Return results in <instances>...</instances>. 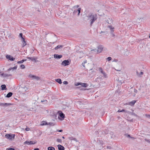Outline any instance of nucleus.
I'll list each match as a JSON object with an SVG mask.
<instances>
[{
	"label": "nucleus",
	"mask_w": 150,
	"mask_h": 150,
	"mask_svg": "<svg viewBox=\"0 0 150 150\" xmlns=\"http://www.w3.org/2000/svg\"><path fill=\"white\" fill-rule=\"evenodd\" d=\"M23 62H24L23 60H22L21 61H18L17 62V63L18 64H21V63H23Z\"/></svg>",
	"instance_id": "30"
},
{
	"label": "nucleus",
	"mask_w": 150,
	"mask_h": 150,
	"mask_svg": "<svg viewBox=\"0 0 150 150\" xmlns=\"http://www.w3.org/2000/svg\"><path fill=\"white\" fill-rule=\"evenodd\" d=\"M73 139L74 140H75V141H76V139L75 138H74V139Z\"/></svg>",
	"instance_id": "49"
},
{
	"label": "nucleus",
	"mask_w": 150,
	"mask_h": 150,
	"mask_svg": "<svg viewBox=\"0 0 150 150\" xmlns=\"http://www.w3.org/2000/svg\"><path fill=\"white\" fill-rule=\"evenodd\" d=\"M23 43V47H24L26 45V42L25 41V40L24 41H22Z\"/></svg>",
	"instance_id": "25"
},
{
	"label": "nucleus",
	"mask_w": 150,
	"mask_h": 150,
	"mask_svg": "<svg viewBox=\"0 0 150 150\" xmlns=\"http://www.w3.org/2000/svg\"><path fill=\"white\" fill-rule=\"evenodd\" d=\"M61 64L64 66H66L69 64V62L68 60H65Z\"/></svg>",
	"instance_id": "8"
},
{
	"label": "nucleus",
	"mask_w": 150,
	"mask_h": 150,
	"mask_svg": "<svg viewBox=\"0 0 150 150\" xmlns=\"http://www.w3.org/2000/svg\"><path fill=\"white\" fill-rule=\"evenodd\" d=\"M23 60L24 61V62L25 61H26V59H23Z\"/></svg>",
	"instance_id": "50"
},
{
	"label": "nucleus",
	"mask_w": 150,
	"mask_h": 150,
	"mask_svg": "<svg viewBox=\"0 0 150 150\" xmlns=\"http://www.w3.org/2000/svg\"><path fill=\"white\" fill-rule=\"evenodd\" d=\"M107 148H108L110 149V147L109 146H108L107 147Z\"/></svg>",
	"instance_id": "51"
},
{
	"label": "nucleus",
	"mask_w": 150,
	"mask_h": 150,
	"mask_svg": "<svg viewBox=\"0 0 150 150\" xmlns=\"http://www.w3.org/2000/svg\"><path fill=\"white\" fill-rule=\"evenodd\" d=\"M62 138H63V139H64V136H63V137H62Z\"/></svg>",
	"instance_id": "52"
},
{
	"label": "nucleus",
	"mask_w": 150,
	"mask_h": 150,
	"mask_svg": "<svg viewBox=\"0 0 150 150\" xmlns=\"http://www.w3.org/2000/svg\"><path fill=\"white\" fill-rule=\"evenodd\" d=\"M15 135L14 134H6L5 135V137L6 138L11 140L14 138Z\"/></svg>",
	"instance_id": "4"
},
{
	"label": "nucleus",
	"mask_w": 150,
	"mask_h": 150,
	"mask_svg": "<svg viewBox=\"0 0 150 150\" xmlns=\"http://www.w3.org/2000/svg\"><path fill=\"white\" fill-rule=\"evenodd\" d=\"M117 112H122V111L121 110H119Z\"/></svg>",
	"instance_id": "45"
},
{
	"label": "nucleus",
	"mask_w": 150,
	"mask_h": 150,
	"mask_svg": "<svg viewBox=\"0 0 150 150\" xmlns=\"http://www.w3.org/2000/svg\"><path fill=\"white\" fill-rule=\"evenodd\" d=\"M48 150H55V149L54 147L50 146L48 148Z\"/></svg>",
	"instance_id": "24"
},
{
	"label": "nucleus",
	"mask_w": 150,
	"mask_h": 150,
	"mask_svg": "<svg viewBox=\"0 0 150 150\" xmlns=\"http://www.w3.org/2000/svg\"><path fill=\"white\" fill-rule=\"evenodd\" d=\"M17 67L16 66H15L14 67H11L8 69V70L10 71L11 70L16 69H17Z\"/></svg>",
	"instance_id": "23"
},
{
	"label": "nucleus",
	"mask_w": 150,
	"mask_h": 150,
	"mask_svg": "<svg viewBox=\"0 0 150 150\" xmlns=\"http://www.w3.org/2000/svg\"><path fill=\"white\" fill-rule=\"evenodd\" d=\"M136 73L137 76L139 77H141L143 74V73L142 71L137 70L136 71Z\"/></svg>",
	"instance_id": "9"
},
{
	"label": "nucleus",
	"mask_w": 150,
	"mask_h": 150,
	"mask_svg": "<svg viewBox=\"0 0 150 150\" xmlns=\"http://www.w3.org/2000/svg\"><path fill=\"white\" fill-rule=\"evenodd\" d=\"M87 62V61L86 60H85L82 63V64L83 67H85V64Z\"/></svg>",
	"instance_id": "26"
},
{
	"label": "nucleus",
	"mask_w": 150,
	"mask_h": 150,
	"mask_svg": "<svg viewBox=\"0 0 150 150\" xmlns=\"http://www.w3.org/2000/svg\"><path fill=\"white\" fill-rule=\"evenodd\" d=\"M59 116L61 118H63L64 117V115L62 112H61L59 114Z\"/></svg>",
	"instance_id": "22"
},
{
	"label": "nucleus",
	"mask_w": 150,
	"mask_h": 150,
	"mask_svg": "<svg viewBox=\"0 0 150 150\" xmlns=\"http://www.w3.org/2000/svg\"><path fill=\"white\" fill-rule=\"evenodd\" d=\"M146 116L148 117H150V115L148 114H146Z\"/></svg>",
	"instance_id": "39"
},
{
	"label": "nucleus",
	"mask_w": 150,
	"mask_h": 150,
	"mask_svg": "<svg viewBox=\"0 0 150 150\" xmlns=\"http://www.w3.org/2000/svg\"><path fill=\"white\" fill-rule=\"evenodd\" d=\"M111 34L112 35V36L114 37L115 36V35L113 33H111Z\"/></svg>",
	"instance_id": "43"
},
{
	"label": "nucleus",
	"mask_w": 150,
	"mask_h": 150,
	"mask_svg": "<svg viewBox=\"0 0 150 150\" xmlns=\"http://www.w3.org/2000/svg\"><path fill=\"white\" fill-rule=\"evenodd\" d=\"M59 150H64V148L61 145L59 144L57 146Z\"/></svg>",
	"instance_id": "14"
},
{
	"label": "nucleus",
	"mask_w": 150,
	"mask_h": 150,
	"mask_svg": "<svg viewBox=\"0 0 150 150\" xmlns=\"http://www.w3.org/2000/svg\"><path fill=\"white\" fill-rule=\"evenodd\" d=\"M149 81H150V80H149Z\"/></svg>",
	"instance_id": "58"
},
{
	"label": "nucleus",
	"mask_w": 150,
	"mask_h": 150,
	"mask_svg": "<svg viewBox=\"0 0 150 150\" xmlns=\"http://www.w3.org/2000/svg\"><path fill=\"white\" fill-rule=\"evenodd\" d=\"M47 124V122L45 121H43L41 125H45Z\"/></svg>",
	"instance_id": "29"
},
{
	"label": "nucleus",
	"mask_w": 150,
	"mask_h": 150,
	"mask_svg": "<svg viewBox=\"0 0 150 150\" xmlns=\"http://www.w3.org/2000/svg\"><path fill=\"white\" fill-rule=\"evenodd\" d=\"M99 71L103 75V76L105 78L107 77V75L105 72L103 71V69L101 67H100L99 69Z\"/></svg>",
	"instance_id": "6"
},
{
	"label": "nucleus",
	"mask_w": 150,
	"mask_h": 150,
	"mask_svg": "<svg viewBox=\"0 0 150 150\" xmlns=\"http://www.w3.org/2000/svg\"><path fill=\"white\" fill-rule=\"evenodd\" d=\"M11 104L10 103H0V105L2 106H8L10 105H11Z\"/></svg>",
	"instance_id": "12"
},
{
	"label": "nucleus",
	"mask_w": 150,
	"mask_h": 150,
	"mask_svg": "<svg viewBox=\"0 0 150 150\" xmlns=\"http://www.w3.org/2000/svg\"><path fill=\"white\" fill-rule=\"evenodd\" d=\"M34 150H40L38 148H35L34 149Z\"/></svg>",
	"instance_id": "47"
},
{
	"label": "nucleus",
	"mask_w": 150,
	"mask_h": 150,
	"mask_svg": "<svg viewBox=\"0 0 150 150\" xmlns=\"http://www.w3.org/2000/svg\"><path fill=\"white\" fill-rule=\"evenodd\" d=\"M41 102H43V100H42L41 101Z\"/></svg>",
	"instance_id": "53"
},
{
	"label": "nucleus",
	"mask_w": 150,
	"mask_h": 150,
	"mask_svg": "<svg viewBox=\"0 0 150 150\" xmlns=\"http://www.w3.org/2000/svg\"><path fill=\"white\" fill-rule=\"evenodd\" d=\"M136 102V101L135 100H134L129 102V105L131 106H133L134 105L135 103Z\"/></svg>",
	"instance_id": "16"
},
{
	"label": "nucleus",
	"mask_w": 150,
	"mask_h": 150,
	"mask_svg": "<svg viewBox=\"0 0 150 150\" xmlns=\"http://www.w3.org/2000/svg\"><path fill=\"white\" fill-rule=\"evenodd\" d=\"M43 102L45 104H46V103H47V100H43Z\"/></svg>",
	"instance_id": "38"
},
{
	"label": "nucleus",
	"mask_w": 150,
	"mask_h": 150,
	"mask_svg": "<svg viewBox=\"0 0 150 150\" xmlns=\"http://www.w3.org/2000/svg\"><path fill=\"white\" fill-rule=\"evenodd\" d=\"M58 83H59L61 84L62 83V81L61 79H57L55 80Z\"/></svg>",
	"instance_id": "21"
},
{
	"label": "nucleus",
	"mask_w": 150,
	"mask_h": 150,
	"mask_svg": "<svg viewBox=\"0 0 150 150\" xmlns=\"http://www.w3.org/2000/svg\"><path fill=\"white\" fill-rule=\"evenodd\" d=\"M122 111V112H125V110L124 109H122V110H121Z\"/></svg>",
	"instance_id": "48"
},
{
	"label": "nucleus",
	"mask_w": 150,
	"mask_h": 150,
	"mask_svg": "<svg viewBox=\"0 0 150 150\" xmlns=\"http://www.w3.org/2000/svg\"><path fill=\"white\" fill-rule=\"evenodd\" d=\"M108 27L109 28L110 30L111 33H113L114 31V27L112 26V25H109Z\"/></svg>",
	"instance_id": "13"
},
{
	"label": "nucleus",
	"mask_w": 150,
	"mask_h": 150,
	"mask_svg": "<svg viewBox=\"0 0 150 150\" xmlns=\"http://www.w3.org/2000/svg\"><path fill=\"white\" fill-rule=\"evenodd\" d=\"M140 88H139V90H140Z\"/></svg>",
	"instance_id": "56"
},
{
	"label": "nucleus",
	"mask_w": 150,
	"mask_h": 150,
	"mask_svg": "<svg viewBox=\"0 0 150 150\" xmlns=\"http://www.w3.org/2000/svg\"><path fill=\"white\" fill-rule=\"evenodd\" d=\"M149 38H150V34H149Z\"/></svg>",
	"instance_id": "55"
},
{
	"label": "nucleus",
	"mask_w": 150,
	"mask_h": 150,
	"mask_svg": "<svg viewBox=\"0 0 150 150\" xmlns=\"http://www.w3.org/2000/svg\"><path fill=\"white\" fill-rule=\"evenodd\" d=\"M75 85L76 86H78L79 85H81V86L83 87H84L86 88L87 87V84L86 83H76Z\"/></svg>",
	"instance_id": "5"
},
{
	"label": "nucleus",
	"mask_w": 150,
	"mask_h": 150,
	"mask_svg": "<svg viewBox=\"0 0 150 150\" xmlns=\"http://www.w3.org/2000/svg\"><path fill=\"white\" fill-rule=\"evenodd\" d=\"M2 90H6L7 88H6V86L5 84L2 85L1 86Z\"/></svg>",
	"instance_id": "17"
},
{
	"label": "nucleus",
	"mask_w": 150,
	"mask_h": 150,
	"mask_svg": "<svg viewBox=\"0 0 150 150\" xmlns=\"http://www.w3.org/2000/svg\"><path fill=\"white\" fill-rule=\"evenodd\" d=\"M27 58L31 60L32 61H35V58L34 57H27Z\"/></svg>",
	"instance_id": "20"
},
{
	"label": "nucleus",
	"mask_w": 150,
	"mask_h": 150,
	"mask_svg": "<svg viewBox=\"0 0 150 150\" xmlns=\"http://www.w3.org/2000/svg\"><path fill=\"white\" fill-rule=\"evenodd\" d=\"M19 37L21 38L23 37V34L22 33H20L19 34Z\"/></svg>",
	"instance_id": "40"
},
{
	"label": "nucleus",
	"mask_w": 150,
	"mask_h": 150,
	"mask_svg": "<svg viewBox=\"0 0 150 150\" xmlns=\"http://www.w3.org/2000/svg\"><path fill=\"white\" fill-rule=\"evenodd\" d=\"M7 150H15V149L13 148H10L9 149L7 148L6 149Z\"/></svg>",
	"instance_id": "34"
},
{
	"label": "nucleus",
	"mask_w": 150,
	"mask_h": 150,
	"mask_svg": "<svg viewBox=\"0 0 150 150\" xmlns=\"http://www.w3.org/2000/svg\"><path fill=\"white\" fill-rule=\"evenodd\" d=\"M20 67L22 69H24L25 68V66L23 64H21L20 65Z\"/></svg>",
	"instance_id": "28"
},
{
	"label": "nucleus",
	"mask_w": 150,
	"mask_h": 150,
	"mask_svg": "<svg viewBox=\"0 0 150 150\" xmlns=\"http://www.w3.org/2000/svg\"><path fill=\"white\" fill-rule=\"evenodd\" d=\"M12 94L13 93L12 92H9L6 95V97L7 98H9L12 96Z\"/></svg>",
	"instance_id": "18"
},
{
	"label": "nucleus",
	"mask_w": 150,
	"mask_h": 150,
	"mask_svg": "<svg viewBox=\"0 0 150 150\" xmlns=\"http://www.w3.org/2000/svg\"><path fill=\"white\" fill-rule=\"evenodd\" d=\"M54 116H55V117H56V116H57L56 115H55Z\"/></svg>",
	"instance_id": "54"
},
{
	"label": "nucleus",
	"mask_w": 150,
	"mask_h": 150,
	"mask_svg": "<svg viewBox=\"0 0 150 150\" xmlns=\"http://www.w3.org/2000/svg\"><path fill=\"white\" fill-rule=\"evenodd\" d=\"M137 91L136 89H134V92H135L136 93H137Z\"/></svg>",
	"instance_id": "44"
},
{
	"label": "nucleus",
	"mask_w": 150,
	"mask_h": 150,
	"mask_svg": "<svg viewBox=\"0 0 150 150\" xmlns=\"http://www.w3.org/2000/svg\"><path fill=\"white\" fill-rule=\"evenodd\" d=\"M32 80H35L37 81H38L40 79V78L37 76L33 75L30 74L28 76Z\"/></svg>",
	"instance_id": "3"
},
{
	"label": "nucleus",
	"mask_w": 150,
	"mask_h": 150,
	"mask_svg": "<svg viewBox=\"0 0 150 150\" xmlns=\"http://www.w3.org/2000/svg\"><path fill=\"white\" fill-rule=\"evenodd\" d=\"M63 46L62 45H58L55 47L54 49L56 50L58 49L59 48H62L63 47Z\"/></svg>",
	"instance_id": "19"
},
{
	"label": "nucleus",
	"mask_w": 150,
	"mask_h": 150,
	"mask_svg": "<svg viewBox=\"0 0 150 150\" xmlns=\"http://www.w3.org/2000/svg\"><path fill=\"white\" fill-rule=\"evenodd\" d=\"M6 57L7 59L11 61H14L15 59V58H13L12 56L9 55H7L6 56Z\"/></svg>",
	"instance_id": "7"
},
{
	"label": "nucleus",
	"mask_w": 150,
	"mask_h": 150,
	"mask_svg": "<svg viewBox=\"0 0 150 150\" xmlns=\"http://www.w3.org/2000/svg\"><path fill=\"white\" fill-rule=\"evenodd\" d=\"M103 49V47L102 46L100 45L98 47V50L96 49L93 50H91L92 51H94L98 53H99L101 52Z\"/></svg>",
	"instance_id": "2"
},
{
	"label": "nucleus",
	"mask_w": 150,
	"mask_h": 150,
	"mask_svg": "<svg viewBox=\"0 0 150 150\" xmlns=\"http://www.w3.org/2000/svg\"><path fill=\"white\" fill-rule=\"evenodd\" d=\"M25 130L27 131H28L29 130H30V128H28V127H27V128H25Z\"/></svg>",
	"instance_id": "41"
},
{
	"label": "nucleus",
	"mask_w": 150,
	"mask_h": 150,
	"mask_svg": "<svg viewBox=\"0 0 150 150\" xmlns=\"http://www.w3.org/2000/svg\"><path fill=\"white\" fill-rule=\"evenodd\" d=\"M57 142H58L61 143L62 142V140L61 139H58L57 140Z\"/></svg>",
	"instance_id": "32"
},
{
	"label": "nucleus",
	"mask_w": 150,
	"mask_h": 150,
	"mask_svg": "<svg viewBox=\"0 0 150 150\" xmlns=\"http://www.w3.org/2000/svg\"><path fill=\"white\" fill-rule=\"evenodd\" d=\"M81 8H79L77 9V11H78V15H79L80 13L81 12Z\"/></svg>",
	"instance_id": "27"
},
{
	"label": "nucleus",
	"mask_w": 150,
	"mask_h": 150,
	"mask_svg": "<svg viewBox=\"0 0 150 150\" xmlns=\"http://www.w3.org/2000/svg\"><path fill=\"white\" fill-rule=\"evenodd\" d=\"M63 130L62 129H60L58 131L59 132H61Z\"/></svg>",
	"instance_id": "46"
},
{
	"label": "nucleus",
	"mask_w": 150,
	"mask_h": 150,
	"mask_svg": "<svg viewBox=\"0 0 150 150\" xmlns=\"http://www.w3.org/2000/svg\"><path fill=\"white\" fill-rule=\"evenodd\" d=\"M35 143V142L32 141H26L24 143V144H27L28 145L34 144Z\"/></svg>",
	"instance_id": "10"
},
{
	"label": "nucleus",
	"mask_w": 150,
	"mask_h": 150,
	"mask_svg": "<svg viewBox=\"0 0 150 150\" xmlns=\"http://www.w3.org/2000/svg\"><path fill=\"white\" fill-rule=\"evenodd\" d=\"M79 6V5H76V6H75L74 7H73V8L74 9H76L77 8H78Z\"/></svg>",
	"instance_id": "31"
},
{
	"label": "nucleus",
	"mask_w": 150,
	"mask_h": 150,
	"mask_svg": "<svg viewBox=\"0 0 150 150\" xmlns=\"http://www.w3.org/2000/svg\"><path fill=\"white\" fill-rule=\"evenodd\" d=\"M112 58L111 57H108L107 59L108 61H110L111 60Z\"/></svg>",
	"instance_id": "33"
},
{
	"label": "nucleus",
	"mask_w": 150,
	"mask_h": 150,
	"mask_svg": "<svg viewBox=\"0 0 150 150\" xmlns=\"http://www.w3.org/2000/svg\"><path fill=\"white\" fill-rule=\"evenodd\" d=\"M1 75L4 77H8L11 76V74H6L2 73L1 74Z\"/></svg>",
	"instance_id": "15"
},
{
	"label": "nucleus",
	"mask_w": 150,
	"mask_h": 150,
	"mask_svg": "<svg viewBox=\"0 0 150 150\" xmlns=\"http://www.w3.org/2000/svg\"><path fill=\"white\" fill-rule=\"evenodd\" d=\"M63 83L64 84H68V82L66 81H65L63 82Z\"/></svg>",
	"instance_id": "36"
},
{
	"label": "nucleus",
	"mask_w": 150,
	"mask_h": 150,
	"mask_svg": "<svg viewBox=\"0 0 150 150\" xmlns=\"http://www.w3.org/2000/svg\"><path fill=\"white\" fill-rule=\"evenodd\" d=\"M88 17V20H90L91 25H92L93 22L96 21L97 18V15L95 13H90L87 16Z\"/></svg>",
	"instance_id": "1"
},
{
	"label": "nucleus",
	"mask_w": 150,
	"mask_h": 150,
	"mask_svg": "<svg viewBox=\"0 0 150 150\" xmlns=\"http://www.w3.org/2000/svg\"><path fill=\"white\" fill-rule=\"evenodd\" d=\"M126 136L128 137H130V135L129 134H125Z\"/></svg>",
	"instance_id": "42"
},
{
	"label": "nucleus",
	"mask_w": 150,
	"mask_h": 150,
	"mask_svg": "<svg viewBox=\"0 0 150 150\" xmlns=\"http://www.w3.org/2000/svg\"><path fill=\"white\" fill-rule=\"evenodd\" d=\"M77 12V10H74V11L73 12V13L74 14H75Z\"/></svg>",
	"instance_id": "35"
},
{
	"label": "nucleus",
	"mask_w": 150,
	"mask_h": 150,
	"mask_svg": "<svg viewBox=\"0 0 150 150\" xmlns=\"http://www.w3.org/2000/svg\"><path fill=\"white\" fill-rule=\"evenodd\" d=\"M140 88H139V90H140Z\"/></svg>",
	"instance_id": "57"
},
{
	"label": "nucleus",
	"mask_w": 150,
	"mask_h": 150,
	"mask_svg": "<svg viewBox=\"0 0 150 150\" xmlns=\"http://www.w3.org/2000/svg\"><path fill=\"white\" fill-rule=\"evenodd\" d=\"M21 41H24V40H25V39H24V37H21Z\"/></svg>",
	"instance_id": "37"
},
{
	"label": "nucleus",
	"mask_w": 150,
	"mask_h": 150,
	"mask_svg": "<svg viewBox=\"0 0 150 150\" xmlns=\"http://www.w3.org/2000/svg\"><path fill=\"white\" fill-rule=\"evenodd\" d=\"M54 57L56 58L59 59L62 57V55H58V54H55L54 55Z\"/></svg>",
	"instance_id": "11"
}]
</instances>
